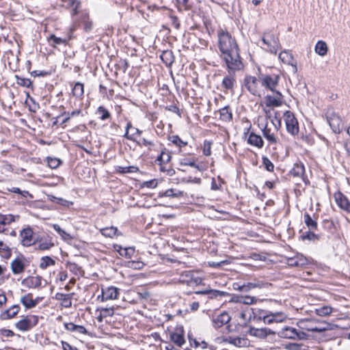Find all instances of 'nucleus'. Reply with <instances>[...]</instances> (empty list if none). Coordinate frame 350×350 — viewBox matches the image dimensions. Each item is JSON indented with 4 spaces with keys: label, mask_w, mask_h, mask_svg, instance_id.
Wrapping results in <instances>:
<instances>
[{
    "label": "nucleus",
    "mask_w": 350,
    "mask_h": 350,
    "mask_svg": "<svg viewBox=\"0 0 350 350\" xmlns=\"http://www.w3.org/2000/svg\"><path fill=\"white\" fill-rule=\"evenodd\" d=\"M218 49L224 60L227 69L230 71H239L243 68L239 55L237 40L228 31L220 30L217 34Z\"/></svg>",
    "instance_id": "1"
},
{
    "label": "nucleus",
    "mask_w": 350,
    "mask_h": 350,
    "mask_svg": "<svg viewBox=\"0 0 350 350\" xmlns=\"http://www.w3.org/2000/svg\"><path fill=\"white\" fill-rule=\"evenodd\" d=\"M297 325L302 330L314 332H323L333 329V325L325 321H319L315 319H301Z\"/></svg>",
    "instance_id": "2"
},
{
    "label": "nucleus",
    "mask_w": 350,
    "mask_h": 350,
    "mask_svg": "<svg viewBox=\"0 0 350 350\" xmlns=\"http://www.w3.org/2000/svg\"><path fill=\"white\" fill-rule=\"evenodd\" d=\"M262 42L266 47H261L273 54H276L281 48L278 37L271 31L263 33Z\"/></svg>",
    "instance_id": "3"
},
{
    "label": "nucleus",
    "mask_w": 350,
    "mask_h": 350,
    "mask_svg": "<svg viewBox=\"0 0 350 350\" xmlns=\"http://www.w3.org/2000/svg\"><path fill=\"white\" fill-rule=\"evenodd\" d=\"M327 122L334 133H339L342 131V122L340 116L332 108L326 112Z\"/></svg>",
    "instance_id": "4"
},
{
    "label": "nucleus",
    "mask_w": 350,
    "mask_h": 350,
    "mask_svg": "<svg viewBox=\"0 0 350 350\" xmlns=\"http://www.w3.org/2000/svg\"><path fill=\"white\" fill-rule=\"evenodd\" d=\"M262 135L268 141L270 145H275L278 143V129L271 120L270 123L267 122L262 129Z\"/></svg>",
    "instance_id": "5"
},
{
    "label": "nucleus",
    "mask_w": 350,
    "mask_h": 350,
    "mask_svg": "<svg viewBox=\"0 0 350 350\" xmlns=\"http://www.w3.org/2000/svg\"><path fill=\"white\" fill-rule=\"evenodd\" d=\"M278 335L282 338L291 340H304L308 337V334L304 331H297L292 327H285L278 333Z\"/></svg>",
    "instance_id": "6"
},
{
    "label": "nucleus",
    "mask_w": 350,
    "mask_h": 350,
    "mask_svg": "<svg viewBox=\"0 0 350 350\" xmlns=\"http://www.w3.org/2000/svg\"><path fill=\"white\" fill-rule=\"evenodd\" d=\"M261 79L258 80L255 77L247 76L244 79V85L247 90L254 96H260Z\"/></svg>",
    "instance_id": "7"
},
{
    "label": "nucleus",
    "mask_w": 350,
    "mask_h": 350,
    "mask_svg": "<svg viewBox=\"0 0 350 350\" xmlns=\"http://www.w3.org/2000/svg\"><path fill=\"white\" fill-rule=\"evenodd\" d=\"M284 118L287 131L293 135L297 134L299 132L298 122L294 114L290 111H286L284 114Z\"/></svg>",
    "instance_id": "8"
},
{
    "label": "nucleus",
    "mask_w": 350,
    "mask_h": 350,
    "mask_svg": "<svg viewBox=\"0 0 350 350\" xmlns=\"http://www.w3.org/2000/svg\"><path fill=\"white\" fill-rule=\"evenodd\" d=\"M259 319H262L265 324L270 325L273 323H282L287 319L286 315L283 312H269L267 314L260 315Z\"/></svg>",
    "instance_id": "9"
},
{
    "label": "nucleus",
    "mask_w": 350,
    "mask_h": 350,
    "mask_svg": "<svg viewBox=\"0 0 350 350\" xmlns=\"http://www.w3.org/2000/svg\"><path fill=\"white\" fill-rule=\"evenodd\" d=\"M38 323V317L36 316H27L23 317L16 323V327L23 332L27 331L35 326Z\"/></svg>",
    "instance_id": "10"
},
{
    "label": "nucleus",
    "mask_w": 350,
    "mask_h": 350,
    "mask_svg": "<svg viewBox=\"0 0 350 350\" xmlns=\"http://www.w3.org/2000/svg\"><path fill=\"white\" fill-rule=\"evenodd\" d=\"M228 75L225 76L222 80L221 86L224 89V91L227 92L230 91V92H234V87L237 83L236 77L234 75V72L236 71H230L228 69Z\"/></svg>",
    "instance_id": "11"
},
{
    "label": "nucleus",
    "mask_w": 350,
    "mask_h": 350,
    "mask_svg": "<svg viewBox=\"0 0 350 350\" xmlns=\"http://www.w3.org/2000/svg\"><path fill=\"white\" fill-rule=\"evenodd\" d=\"M248 334L260 339H265L270 336H274L275 333L271 329L266 327L256 328L254 327H250L248 331Z\"/></svg>",
    "instance_id": "12"
},
{
    "label": "nucleus",
    "mask_w": 350,
    "mask_h": 350,
    "mask_svg": "<svg viewBox=\"0 0 350 350\" xmlns=\"http://www.w3.org/2000/svg\"><path fill=\"white\" fill-rule=\"evenodd\" d=\"M280 76L277 75H265L260 77L261 85L265 86L271 91H274L279 81Z\"/></svg>",
    "instance_id": "13"
},
{
    "label": "nucleus",
    "mask_w": 350,
    "mask_h": 350,
    "mask_svg": "<svg viewBox=\"0 0 350 350\" xmlns=\"http://www.w3.org/2000/svg\"><path fill=\"white\" fill-rule=\"evenodd\" d=\"M21 243L23 245L28 247L36 243L33 239V232L30 228L23 229L21 232Z\"/></svg>",
    "instance_id": "14"
},
{
    "label": "nucleus",
    "mask_w": 350,
    "mask_h": 350,
    "mask_svg": "<svg viewBox=\"0 0 350 350\" xmlns=\"http://www.w3.org/2000/svg\"><path fill=\"white\" fill-rule=\"evenodd\" d=\"M119 294V289L115 286H108L102 288L101 300L103 301L116 299Z\"/></svg>",
    "instance_id": "15"
},
{
    "label": "nucleus",
    "mask_w": 350,
    "mask_h": 350,
    "mask_svg": "<svg viewBox=\"0 0 350 350\" xmlns=\"http://www.w3.org/2000/svg\"><path fill=\"white\" fill-rule=\"evenodd\" d=\"M279 59L284 64L290 65L293 68V72L296 73L297 71L296 62L293 55L288 51H282L278 56Z\"/></svg>",
    "instance_id": "16"
},
{
    "label": "nucleus",
    "mask_w": 350,
    "mask_h": 350,
    "mask_svg": "<svg viewBox=\"0 0 350 350\" xmlns=\"http://www.w3.org/2000/svg\"><path fill=\"white\" fill-rule=\"evenodd\" d=\"M231 318L227 312H222L213 319V325L215 328H219L228 323Z\"/></svg>",
    "instance_id": "17"
},
{
    "label": "nucleus",
    "mask_w": 350,
    "mask_h": 350,
    "mask_svg": "<svg viewBox=\"0 0 350 350\" xmlns=\"http://www.w3.org/2000/svg\"><path fill=\"white\" fill-rule=\"evenodd\" d=\"M282 94L277 92V96H267L265 98V102L267 107H280L282 102L281 100Z\"/></svg>",
    "instance_id": "18"
},
{
    "label": "nucleus",
    "mask_w": 350,
    "mask_h": 350,
    "mask_svg": "<svg viewBox=\"0 0 350 350\" xmlns=\"http://www.w3.org/2000/svg\"><path fill=\"white\" fill-rule=\"evenodd\" d=\"M335 199L337 204L343 210L350 213V202L341 193L335 195Z\"/></svg>",
    "instance_id": "19"
},
{
    "label": "nucleus",
    "mask_w": 350,
    "mask_h": 350,
    "mask_svg": "<svg viewBox=\"0 0 350 350\" xmlns=\"http://www.w3.org/2000/svg\"><path fill=\"white\" fill-rule=\"evenodd\" d=\"M11 269L14 274H20L25 270V265L21 258H16L10 263Z\"/></svg>",
    "instance_id": "20"
},
{
    "label": "nucleus",
    "mask_w": 350,
    "mask_h": 350,
    "mask_svg": "<svg viewBox=\"0 0 350 350\" xmlns=\"http://www.w3.org/2000/svg\"><path fill=\"white\" fill-rule=\"evenodd\" d=\"M19 311V306L18 305H13L9 309L4 310L0 314V318L2 320H7L14 317Z\"/></svg>",
    "instance_id": "21"
},
{
    "label": "nucleus",
    "mask_w": 350,
    "mask_h": 350,
    "mask_svg": "<svg viewBox=\"0 0 350 350\" xmlns=\"http://www.w3.org/2000/svg\"><path fill=\"white\" fill-rule=\"evenodd\" d=\"M247 143L251 146H255L258 148H262L264 145V142L261 136L256 135L254 133H251L249 135Z\"/></svg>",
    "instance_id": "22"
},
{
    "label": "nucleus",
    "mask_w": 350,
    "mask_h": 350,
    "mask_svg": "<svg viewBox=\"0 0 350 350\" xmlns=\"http://www.w3.org/2000/svg\"><path fill=\"white\" fill-rule=\"evenodd\" d=\"M18 219L19 216H14L13 215H0V233L4 232L5 229L3 227L5 225H9L15 221V218Z\"/></svg>",
    "instance_id": "23"
},
{
    "label": "nucleus",
    "mask_w": 350,
    "mask_h": 350,
    "mask_svg": "<svg viewBox=\"0 0 350 350\" xmlns=\"http://www.w3.org/2000/svg\"><path fill=\"white\" fill-rule=\"evenodd\" d=\"M21 302L26 308H32L37 305L38 300L33 299L32 294L28 293L21 298Z\"/></svg>",
    "instance_id": "24"
},
{
    "label": "nucleus",
    "mask_w": 350,
    "mask_h": 350,
    "mask_svg": "<svg viewBox=\"0 0 350 350\" xmlns=\"http://www.w3.org/2000/svg\"><path fill=\"white\" fill-rule=\"evenodd\" d=\"M226 342L237 347H247L248 345V340L246 338L241 337H229L226 340Z\"/></svg>",
    "instance_id": "25"
},
{
    "label": "nucleus",
    "mask_w": 350,
    "mask_h": 350,
    "mask_svg": "<svg viewBox=\"0 0 350 350\" xmlns=\"http://www.w3.org/2000/svg\"><path fill=\"white\" fill-rule=\"evenodd\" d=\"M100 231L101 234L105 237L113 238L120 235L118 228L113 226L103 228L100 229Z\"/></svg>",
    "instance_id": "26"
},
{
    "label": "nucleus",
    "mask_w": 350,
    "mask_h": 350,
    "mask_svg": "<svg viewBox=\"0 0 350 350\" xmlns=\"http://www.w3.org/2000/svg\"><path fill=\"white\" fill-rule=\"evenodd\" d=\"M25 282L29 288H38L42 284V278L39 275L29 277L25 280Z\"/></svg>",
    "instance_id": "27"
},
{
    "label": "nucleus",
    "mask_w": 350,
    "mask_h": 350,
    "mask_svg": "<svg viewBox=\"0 0 350 350\" xmlns=\"http://www.w3.org/2000/svg\"><path fill=\"white\" fill-rule=\"evenodd\" d=\"M307 264V259L303 256H298L288 260V265L292 267H301Z\"/></svg>",
    "instance_id": "28"
},
{
    "label": "nucleus",
    "mask_w": 350,
    "mask_h": 350,
    "mask_svg": "<svg viewBox=\"0 0 350 350\" xmlns=\"http://www.w3.org/2000/svg\"><path fill=\"white\" fill-rule=\"evenodd\" d=\"M314 51L320 56H325L328 51L326 42L322 40L318 41L315 45Z\"/></svg>",
    "instance_id": "29"
},
{
    "label": "nucleus",
    "mask_w": 350,
    "mask_h": 350,
    "mask_svg": "<svg viewBox=\"0 0 350 350\" xmlns=\"http://www.w3.org/2000/svg\"><path fill=\"white\" fill-rule=\"evenodd\" d=\"M36 243L40 250H49L54 246V243L49 239L41 238L39 241L36 240Z\"/></svg>",
    "instance_id": "30"
},
{
    "label": "nucleus",
    "mask_w": 350,
    "mask_h": 350,
    "mask_svg": "<svg viewBox=\"0 0 350 350\" xmlns=\"http://www.w3.org/2000/svg\"><path fill=\"white\" fill-rule=\"evenodd\" d=\"M293 176L301 177L304 179L305 174V167L302 163H295L291 170Z\"/></svg>",
    "instance_id": "31"
},
{
    "label": "nucleus",
    "mask_w": 350,
    "mask_h": 350,
    "mask_svg": "<svg viewBox=\"0 0 350 350\" xmlns=\"http://www.w3.org/2000/svg\"><path fill=\"white\" fill-rule=\"evenodd\" d=\"M220 113V118L222 121L224 122H230L232 119V114L228 107H225L220 109L219 111Z\"/></svg>",
    "instance_id": "32"
},
{
    "label": "nucleus",
    "mask_w": 350,
    "mask_h": 350,
    "mask_svg": "<svg viewBox=\"0 0 350 350\" xmlns=\"http://www.w3.org/2000/svg\"><path fill=\"white\" fill-rule=\"evenodd\" d=\"M189 280H186V284L191 287L199 286L202 284V279L201 278L196 276V273L193 271H191V275H189Z\"/></svg>",
    "instance_id": "33"
},
{
    "label": "nucleus",
    "mask_w": 350,
    "mask_h": 350,
    "mask_svg": "<svg viewBox=\"0 0 350 350\" xmlns=\"http://www.w3.org/2000/svg\"><path fill=\"white\" fill-rule=\"evenodd\" d=\"M171 340L176 345L179 347H181L183 344H185V340L184 338V336L180 333H173L170 336Z\"/></svg>",
    "instance_id": "34"
},
{
    "label": "nucleus",
    "mask_w": 350,
    "mask_h": 350,
    "mask_svg": "<svg viewBox=\"0 0 350 350\" xmlns=\"http://www.w3.org/2000/svg\"><path fill=\"white\" fill-rule=\"evenodd\" d=\"M252 309H246L242 311L240 314V318L243 321L244 325H247L250 323L252 318Z\"/></svg>",
    "instance_id": "35"
},
{
    "label": "nucleus",
    "mask_w": 350,
    "mask_h": 350,
    "mask_svg": "<svg viewBox=\"0 0 350 350\" xmlns=\"http://www.w3.org/2000/svg\"><path fill=\"white\" fill-rule=\"evenodd\" d=\"M55 263V261L52 259L49 256H44L41 258L40 263V268L42 269H45L48 267L54 265Z\"/></svg>",
    "instance_id": "36"
},
{
    "label": "nucleus",
    "mask_w": 350,
    "mask_h": 350,
    "mask_svg": "<svg viewBox=\"0 0 350 350\" xmlns=\"http://www.w3.org/2000/svg\"><path fill=\"white\" fill-rule=\"evenodd\" d=\"M54 230L62 237V238L65 241H70L72 237L70 234L66 232L65 230L62 229L60 226L57 224H53V226Z\"/></svg>",
    "instance_id": "37"
},
{
    "label": "nucleus",
    "mask_w": 350,
    "mask_h": 350,
    "mask_svg": "<svg viewBox=\"0 0 350 350\" xmlns=\"http://www.w3.org/2000/svg\"><path fill=\"white\" fill-rule=\"evenodd\" d=\"M161 58L167 65H170L174 62L172 53L170 51H163L161 55Z\"/></svg>",
    "instance_id": "38"
},
{
    "label": "nucleus",
    "mask_w": 350,
    "mask_h": 350,
    "mask_svg": "<svg viewBox=\"0 0 350 350\" xmlns=\"http://www.w3.org/2000/svg\"><path fill=\"white\" fill-rule=\"evenodd\" d=\"M56 297L57 299L62 301V304L64 307L68 308L71 306L72 302L68 295L58 293Z\"/></svg>",
    "instance_id": "39"
},
{
    "label": "nucleus",
    "mask_w": 350,
    "mask_h": 350,
    "mask_svg": "<svg viewBox=\"0 0 350 350\" xmlns=\"http://www.w3.org/2000/svg\"><path fill=\"white\" fill-rule=\"evenodd\" d=\"M304 222L310 230H316L317 228V222L307 213L304 215Z\"/></svg>",
    "instance_id": "40"
},
{
    "label": "nucleus",
    "mask_w": 350,
    "mask_h": 350,
    "mask_svg": "<svg viewBox=\"0 0 350 350\" xmlns=\"http://www.w3.org/2000/svg\"><path fill=\"white\" fill-rule=\"evenodd\" d=\"M315 311H316V313L319 316H327V315H329L332 312L333 309H332V308H331L329 306H322L319 308H317L315 310Z\"/></svg>",
    "instance_id": "41"
},
{
    "label": "nucleus",
    "mask_w": 350,
    "mask_h": 350,
    "mask_svg": "<svg viewBox=\"0 0 350 350\" xmlns=\"http://www.w3.org/2000/svg\"><path fill=\"white\" fill-rule=\"evenodd\" d=\"M183 196V192L177 191L173 189H169L166 190L161 196L170 197V198H178Z\"/></svg>",
    "instance_id": "42"
},
{
    "label": "nucleus",
    "mask_w": 350,
    "mask_h": 350,
    "mask_svg": "<svg viewBox=\"0 0 350 350\" xmlns=\"http://www.w3.org/2000/svg\"><path fill=\"white\" fill-rule=\"evenodd\" d=\"M96 113L100 115V118L102 120H105L110 118L111 114L108 110H107L104 107L100 106L96 111Z\"/></svg>",
    "instance_id": "43"
},
{
    "label": "nucleus",
    "mask_w": 350,
    "mask_h": 350,
    "mask_svg": "<svg viewBox=\"0 0 350 350\" xmlns=\"http://www.w3.org/2000/svg\"><path fill=\"white\" fill-rule=\"evenodd\" d=\"M83 85L81 83H76L72 89V94L76 97H80L83 94Z\"/></svg>",
    "instance_id": "44"
},
{
    "label": "nucleus",
    "mask_w": 350,
    "mask_h": 350,
    "mask_svg": "<svg viewBox=\"0 0 350 350\" xmlns=\"http://www.w3.org/2000/svg\"><path fill=\"white\" fill-rule=\"evenodd\" d=\"M169 141H170L174 145L178 147H183L187 144V142H183L178 135H172L169 137Z\"/></svg>",
    "instance_id": "45"
},
{
    "label": "nucleus",
    "mask_w": 350,
    "mask_h": 350,
    "mask_svg": "<svg viewBox=\"0 0 350 350\" xmlns=\"http://www.w3.org/2000/svg\"><path fill=\"white\" fill-rule=\"evenodd\" d=\"M171 159L170 154L165 151H162L160 155L158 157L157 161L161 163L162 162L166 163L168 162Z\"/></svg>",
    "instance_id": "46"
},
{
    "label": "nucleus",
    "mask_w": 350,
    "mask_h": 350,
    "mask_svg": "<svg viewBox=\"0 0 350 350\" xmlns=\"http://www.w3.org/2000/svg\"><path fill=\"white\" fill-rule=\"evenodd\" d=\"M47 163L51 168L55 169L61 164V161L56 158L48 157Z\"/></svg>",
    "instance_id": "47"
},
{
    "label": "nucleus",
    "mask_w": 350,
    "mask_h": 350,
    "mask_svg": "<svg viewBox=\"0 0 350 350\" xmlns=\"http://www.w3.org/2000/svg\"><path fill=\"white\" fill-rule=\"evenodd\" d=\"M243 299L241 300V304L246 305H252L256 302L257 299L255 297L251 296H243Z\"/></svg>",
    "instance_id": "48"
},
{
    "label": "nucleus",
    "mask_w": 350,
    "mask_h": 350,
    "mask_svg": "<svg viewBox=\"0 0 350 350\" xmlns=\"http://www.w3.org/2000/svg\"><path fill=\"white\" fill-rule=\"evenodd\" d=\"M17 83L21 86L27 88H29L32 85L30 79L20 77H17Z\"/></svg>",
    "instance_id": "49"
},
{
    "label": "nucleus",
    "mask_w": 350,
    "mask_h": 350,
    "mask_svg": "<svg viewBox=\"0 0 350 350\" xmlns=\"http://www.w3.org/2000/svg\"><path fill=\"white\" fill-rule=\"evenodd\" d=\"M49 40L53 41L52 45L53 46L66 43V40L56 37L55 35H51L49 38Z\"/></svg>",
    "instance_id": "50"
},
{
    "label": "nucleus",
    "mask_w": 350,
    "mask_h": 350,
    "mask_svg": "<svg viewBox=\"0 0 350 350\" xmlns=\"http://www.w3.org/2000/svg\"><path fill=\"white\" fill-rule=\"evenodd\" d=\"M262 163L266 168V170L269 172H273L274 169V165L272 162L267 157L262 158Z\"/></svg>",
    "instance_id": "51"
},
{
    "label": "nucleus",
    "mask_w": 350,
    "mask_h": 350,
    "mask_svg": "<svg viewBox=\"0 0 350 350\" xmlns=\"http://www.w3.org/2000/svg\"><path fill=\"white\" fill-rule=\"evenodd\" d=\"M180 165L182 166H191L193 167H198V166L196 164V161L194 160H190L187 159H183L180 161Z\"/></svg>",
    "instance_id": "52"
},
{
    "label": "nucleus",
    "mask_w": 350,
    "mask_h": 350,
    "mask_svg": "<svg viewBox=\"0 0 350 350\" xmlns=\"http://www.w3.org/2000/svg\"><path fill=\"white\" fill-rule=\"evenodd\" d=\"M103 317H112L114 313L113 308H102L100 310Z\"/></svg>",
    "instance_id": "53"
},
{
    "label": "nucleus",
    "mask_w": 350,
    "mask_h": 350,
    "mask_svg": "<svg viewBox=\"0 0 350 350\" xmlns=\"http://www.w3.org/2000/svg\"><path fill=\"white\" fill-rule=\"evenodd\" d=\"M211 142L205 141L204 143L203 153L206 156H210L211 154Z\"/></svg>",
    "instance_id": "54"
},
{
    "label": "nucleus",
    "mask_w": 350,
    "mask_h": 350,
    "mask_svg": "<svg viewBox=\"0 0 350 350\" xmlns=\"http://www.w3.org/2000/svg\"><path fill=\"white\" fill-rule=\"evenodd\" d=\"M134 253V249L133 247L124 248L120 254L126 258H131Z\"/></svg>",
    "instance_id": "55"
},
{
    "label": "nucleus",
    "mask_w": 350,
    "mask_h": 350,
    "mask_svg": "<svg viewBox=\"0 0 350 350\" xmlns=\"http://www.w3.org/2000/svg\"><path fill=\"white\" fill-rule=\"evenodd\" d=\"M191 275V271H187L183 272L180 276L179 281L181 283L186 284V280H188V281L189 280L190 277L189 275Z\"/></svg>",
    "instance_id": "56"
},
{
    "label": "nucleus",
    "mask_w": 350,
    "mask_h": 350,
    "mask_svg": "<svg viewBox=\"0 0 350 350\" xmlns=\"http://www.w3.org/2000/svg\"><path fill=\"white\" fill-rule=\"evenodd\" d=\"M228 263V261L227 260H222V261H220V262H213V261H209L208 262V264L210 267H214V268H216V267H220L221 265H224V264H227Z\"/></svg>",
    "instance_id": "57"
},
{
    "label": "nucleus",
    "mask_w": 350,
    "mask_h": 350,
    "mask_svg": "<svg viewBox=\"0 0 350 350\" xmlns=\"http://www.w3.org/2000/svg\"><path fill=\"white\" fill-rule=\"evenodd\" d=\"M144 185L148 188H154L157 185V182L156 180H151L149 181L144 182Z\"/></svg>",
    "instance_id": "58"
},
{
    "label": "nucleus",
    "mask_w": 350,
    "mask_h": 350,
    "mask_svg": "<svg viewBox=\"0 0 350 350\" xmlns=\"http://www.w3.org/2000/svg\"><path fill=\"white\" fill-rule=\"evenodd\" d=\"M243 285L245 287V292H247L250 290L256 288V287H260L259 284H256V283H252V282H249L247 284H243Z\"/></svg>",
    "instance_id": "59"
},
{
    "label": "nucleus",
    "mask_w": 350,
    "mask_h": 350,
    "mask_svg": "<svg viewBox=\"0 0 350 350\" xmlns=\"http://www.w3.org/2000/svg\"><path fill=\"white\" fill-rule=\"evenodd\" d=\"M80 2L77 1V0H74L73 2H72V6L74 7L73 8V12H72V14L73 15H75L78 13V9L80 8Z\"/></svg>",
    "instance_id": "60"
},
{
    "label": "nucleus",
    "mask_w": 350,
    "mask_h": 350,
    "mask_svg": "<svg viewBox=\"0 0 350 350\" xmlns=\"http://www.w3.org/2000/svg\"><path fill=\"white\" fill-rule=\"evenodd\" d=\"M75 332L77 333V334H84L87 333V330L83 326L77 325L76 327H75Z\"/></svg>",
    "instance_id": "61"
},
{
    "label": "nucleus",
    "mask_w": 350,
    "mask_h": 350,
    "mask_svg": "<svg viewBox=\"0 0 350 350\" xmlns=\"http://www.w3.org/2000/svg\"><path fill=\"white\" fill-rule=\"evenodd\" d=\"M76 325H75V324H74L72 323H64L65 328L67 330L70 331V332H75Z\"/></svg>",
    "instance_id": "62"
},
{
    "label": "nucleus",
    "mask_w": 350,
    "mask_h": 350,
    "mask_svg": "<svg viewBox=\"0 0 350 350\" xmlns=\"http://www.w3.org/2000/svg\"><path fill=\"white\" fill-rule=\"evenodd\" d=\"M120 168L121 169L120 172H123V173L133 172H134L133 170L137 169L136 167H135L133 166L120 167Z\"/></svg>",
    "instance_id": "63"
},
{
    "label": "nucleus",
    "mask_w": 350,
    "mask_h": 350,
    "mask_svg": "<svg viewBox=\"0 0 350 350\" xmlns=\"http://www.w3.org/2000/svg\"><path fill=\"white\" fill-rule=\"evenodd\" d=\"M0 251L9 252V246L5 243L3 241L0 240Z\"/></svg>",
    "instance_id": "64"
}]
</instances>
